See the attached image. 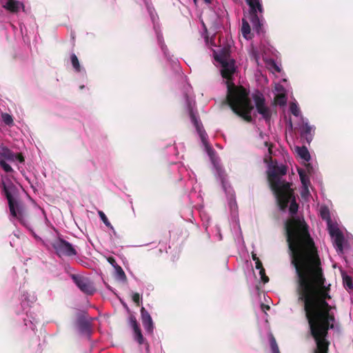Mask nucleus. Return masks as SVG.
<instances>
[{"instance_id":"nucleus-28","label":"nucleus","mask_w":353,"mask_h":353,"mask_svg":"<svg viewBox=\"0 0 353 353\" xmlns=\"http://www.w3.org/2000/svg\"><path fill=\"white\" fill-rule=\"evenodd\" d=\"M0 166L6 172H11L13 171L12 167L4 160H0Z\"/></svg>"},{"instance_id":"nucleus-4","label":"nucleus","mask_w":353,"mask_h":353,"mask_svg":"<svg viewBox=\"0 0 353 353\" xmlns=\"http://www.w3.org/2000/svg\"><path fill=\"white\" fill-rule=\"evenodd\" d=\"M1 194L8 200L10 212L12 216L16 218L22 225L29 227L28 213L24 203L19 199V189L11 181L6 183L2 181L0 183Z\"/></svg>"},{"instance_id":"nucleus-13","label":"nucleus","mask_w":353,"mask_h":353,"mask_svg":"<svg viewBox=\"0 0 353 353\" xmlns=\"http://www.w3.org/2000/svg\"><path fill=\"white\" fill-rule=\"evenodd\" d=\"M79 330L83 334H89L91 330L90 323L85 318L80 317L77 320Z\"/></svg>"},{"instance_id":"nucleus-41","label":"nucleus","mask_w":353,"mask_h":353,"mask_svg":"<svg viewBox=\"0 0 353 353\" xmlns=\"http://www.w3.org/2000/svg\"><path fill=\"white\" fill-rule=\"evenodd\" d=\"M194 2L196 3V0H194Z\"/></svg>"},{"instance_id":"nucleus-15","label":"nucleus","mask_w":353,"mask_h":353,"mask_svg":"<svg viewBox=\"0 0 353 353\" xmlns=\"http://www.w3.org/2000/svg\"><path fill=\"white\" fill-rule=\"evenodd\" d=\"M0 160L14 161V153L9 148L3 147L0 150Z\"/></svg>"},{"instance_id":"nucleus-27","label":"nucleus","mask_w":353,"mask_h":353,"mask_svg":"<svg viewBox=\"0 0 353 353\" xmlns=\"http://www.w3.org/2000/svg\"><path fill=\"white\" fill-rule=\"evenodd\" d=\"M98 214H99V216H100L101 221L103 222V223L107 227L110 228V229H113L112 225H111V223L108 221V219L107 216H105V214L102 211H99Z\"/></svg>"},{"instance_id":"nucleus-36","label":"nucleus","mask_w":353,"mask_h":353,"mask_svg":"<svg viewBox=\"0 0 353 353\" xmlns=\"http://www.w3.org/2000/svg\"><path fill=\"white\" fill-rule=\"evenodd\" d=\"M108 263L110 264H111L114 268L117 267V265H119L117 263V261L115 260V259L112 256H109L108 259H107Z\"/></svg>"},{"instance_id":"nucleus-2","label":"nucleus","mask_w":353,"mask_h":353,"mask_svg":"<svg viewBox=\"0 0 353 353\" xmlns=\"http://www.w3.org/2000/svg\"><path fill=\"white\" fill-rule=\"evenodd\" d=\"M281 210L285 211L288 204L292 217L285 223L286 240L291 252V263L297 280V270L311 272L315 268L323 272L317 248L309 232V227L303 218L294 216L299 210L294 190L291 188L274 194Z\"/></svg>"},{"instance_id":"nucleus-25","label":"nucleus","mask_w":353,"mask_h":353,"mask_svg":"<svg viewBox=\"0 0 353 353\" xmlns=\"http://www.w3.org/2000/svg\"><path fill=\"white\" fill-rule=\"evenodd\" d=\"M1 118H2V121H3V123L6 125H9V126H11L13 125V123H14L13 119H12V116L10 115L9 114L3 113L1 114Z\"/></svg>"},{"instance_id":"nucleus-3","label":"nucleus","mask_w":353,"mask_h":353,"mask_svg":"<svg viewBox=\"0 0 353 353\" xmlns=\"http://www.w3.org/2000/svg\"><path fill=\"white\" fill-rule=\"evenodd\" d=\"M221 65V73L225 79L227 85L226 103L231 110L245 121H252L251 112L254 108L249 98V92L242 85H235L232 81L236 72L235 61L226 52H222L215 57Z\"/></svg>"},{"instance_id":"nucleus-8","label":"nucleus","mask_w":353,"mask_h":353,"mask_svg":"<svg viewBox=\"0 0 353 353\" xmlns=\"http://www.w3.org/2000/svg\"><path fill=\"white\" fill-rule=\"evenodd\" d=\"M252 99L254 101L257 112L261 114L266 121H270L272 116L271 110L265 105V100L263 94L257 91L252 94Z\"/></svg>"},{"instance_id":"nucleus-37","label":"nucleus","mask_w":353,"mask_h":353,"mask_svg":"<svg viewBox=\"0 0 353 353\" xmlns=\"http://www.w3.org/2000/svg\"><path fill=\"white\" fill-rule=\"evenodd\" d=\"M255 268L259 270L264 268L260 259H257L256 261L255 262Z\"/></svg>"},{"instance_id":"nucleus-23","label":"nucleus","mask_w":353,"mask_h":353,"mask_svg":"<svg viewBox=\"0 0 353 353\" xmlns=\"http://www.w3.org/2000/svg\"><path fill=\"white\" fill-rule=\"evenodd\" d=\"M322 219L327 221L328 223L331 221L330 210L327 207H322L320 210Z\"/></svg>"},{"instance_id":"nucleus-33","label":"nucleus","mask_w":353,"mask_h":353,"mask_svg":"<svg viewBox=\"0 0 353 353\" xmlns=\"http://www.w3.org/2000/svg\"><path fill=\"white\" fill-rule=\"evenodd\" d=\"M275 101L280 105L285 104V96L283 94L276 95L275 97Z\"/></svg>"},{"instance_id":"nucleus-39","label":"nucleus","mask_w":353,"mask_h":353,"mask_svg":"<svg viewBox=\"0 0 353 353\" xmlns=\"http://www.w3.org/2000/svg\"><path fill=\"white\" fill-rule=\"evenodd\" d=\"M204 1L207 3H210L211 2V0H204Z\"/></svg>"},{"instance_id":"nucleus-30","label":"nucleus","mask_w":353,"mask_h":353,"mask_svg":"<svg viewBox=\"0 0 353 353\" xmlns=\"http://www.w3.org/2000/svg\"><path fill=\"white\" fill-rule=\"evenodd\" d=\"M132 301H134V303L137 305V306H139L140 305V303L142 301V297L140 295L139 293L138 292H135L132 294Z\"/></svg>"},{"instance_id":"nucleus-35","label":"nucleus","mask_w":353,"mask_h":353,"mask_svg":"<svg viewBox=\"0 0 353 353\" xmlns=\"http://www.w3.org/2000/svg\"><path fill=\"white\" fill-rule=\"evenodd\" d=\"M17 160L20 163L24 162L25 159L21 153L14 154V161Z\"/></svg>"},{"instance_id":"nucleus-40","label":"nucleus","mask_w":353,"mask_h":353,"mask_svg":"<svg viewBox=\"0 0 353 353\" xmlns=\"http://www.w3.org/2000/svg\"><path fill=\"white\" fill-rule=\"evenodd\" d=\"M265 309H270V306L265 305Z\"/></svg>"},{"instance_id":"nucleus-10","label":"nucleus","mask_w":353,"mask_h":353,"mask_svg":"<svg viewBox=\"0 0 353 353\" xmlns=\"http://www.w3.org/2000/svg\"><path fill=\"white\" fill-rule=\"evenodd\" d=\"M141 316L145 331L149 334H152L154 330L153 321L150 314L143 307L141 309Z\"/></svg>"},{"instance_id":"nucleus-34","label":"nucleus","mask_w":353,"mask_h":353,"mask_svg":"<svg viewBox=\"0 0 353 353\" xmlns=\"http://www.w3.org/2000/svg\"><path fill=\"white\" fill-rule=\"evenodd\" d=\"M130 323H131V326L132 327V329L134 328H137V327H139V323L136 319V317L133 315H131L130 316Z\"/></svg>"},{"instance_id":"nucleus-38","label":"nucleus","mask_w":353,"mask_h":353,"mask_svg":"<svg viewBox=\"0 0 353 353\" xmlns=\"http://www.w3.org/2000/svg\"><path fill=\"white\" fill-rule=\"evenodd\" d=\"M252 258L253 261H254L255 262L256 261V260H257V259H259L257 257L256 254H254V253H252Z\"/></svg>"},{"instance_id":"nucleus-18","label":"nucleus","mask_w":353,"mask_h":353,"mask_svg":"<svg viewBox=\"0 0 353 353\" xmlns=\"http://www.w3.org/2000/svg\"><path fill=\"white\" fill-rule=\"evenodd\" d=\"M298 173L303 185L304 186L306 191L308 192L307 185L310 183V180L306 175L305 171L303 169H299Z\"/></svg>"},{"instance_id":"nucleus-1","label":"nucleus","mask_w":353,"mask_h":353,"mask_svg":"<svg viewBox=\"0 0 353 353\" xmlns=\"http://www.w3.org/2000/svg\"><path fill=\"white\" fill-rule=\"evenodd\" d=\"M296 293L299 301L304 303V311L310 334L316 341L315 353H327L329 342L325 337L334 328L335 317L332 307L326 301L331 299L330 285L325 286V278L320 268L311 272L297 270Z\"/></svg>"},{"instance_id":"nucleus-22","label":"nucleus","mask_w":353,"mask_h":353,"mask_svg":"<svg viewBox=\"0 0 353 353\" xmlns=\"http://www.w3.org/2000/svg\"><path fill=\"white\" fill-rule=\"evenodd\" d=\"M190 116L191 121L193 123L194 125L195 126L196 130L203 128L202 123L199 121V119L194 114L192 110H190Z\"/></svg>"},{"instance_id":"nucleus-32","label":"nucleus","mask_w":353,"mask_h":353,"mask_svg":"<svg viewBox=\"0 0 353 353\" xmlns=\"http://www.w3.org/2000/svg\"><path fill=\"white\" fill-rule=\"evenodd\" d=\"M259 274L261 276V279L262 281L264 283H268L269 281V278L268 276H266L265 270L264 268L259 270Z\"/></svg>"},{"instance_id":"nucleus-19","label":"nucleus","mask_w":353,"mask_h":353,"mask_svg":"<svg viewBox=\"0 0 353 353\" xmlns=\"http://www.w3.org/2000/svg\"><path fill=\"white\" fill-rule=\"evenodd\" d=\"M71 63L75 72H80L81 67L80 65L79 59L75 54H72L70 56Z\"/></svg>"},{"instance_id":"nucleus-6","label":"nucleus","mask_w":353,"mask_h":353,"mask_svg":"<svg viewBox=\"0 0 353 353\" xmlns=\"http://www.w3.org/2000/svg\"><path fill=\"white\" fill-rule=\"evenodd\" d=\"M56 253L59 257L61 256H74L77 254L74 247L68 241L59 239L53 243Z\"/></svg>"},{"instance_id":"nucleus-24","label":"nucleus","mask_w":353,"mask_h":353,"mask_svg":"<svg viewBox=\"0 0 353 353\" xmlns=\"http://www.w3.org/2000/svg\"><path fill=\"white\" fill-rule=\"evenodd\" d=\"M134 334L135 340L139 343L143 344L144 343V338L142 335L141 330L139 327L137 328H134Z\"/></svg>"},{"instance_id":"nucleus-16","label":"nucleus","mask_w":353,"mask_h":353,"mask_svg":"<svg viewBox=\"0 0 353 353\" xmlns=\"http://www.w3.org/2000/svg\"><path fill=\"white\" fill-rule=\"evenodd\" d=\"M197 132L201 137V139L203 143L206 146V148L208 149V154L210 155H211L212 154L214 153V150L208 146V141H207L208 134H207V133L203 130V128L197 130Z\"/></svg>"},{"instance_id":"nucleus-20","label":"nucleus","mask_w":353,"mask_h":353,"mask_svg":"<svg viewBox=\"0 0 353 353\" xmlns=\"http://www.w3.org/2000/svg\"><path fill=\"white\" fill-rule=\"evenodd\" d=\"M250 26L249 23L245 20H242L241 32L245 38H248V34L250 33Z\"/></svg>"},{"instance_id":"nucleus-5","label":"nucleus","mask_w":353,"mask_h":353,"mask_svg":"<svg viewBox=\"0 0 353 353\" xmlns=\"http://www.w3.org/2000/svg\"><path fill=\"white\" fill-rule=\"evenodd\" d=\"M287 173V166H274L268 173V179L273 193H280L281 191L291 188L292 183L287 182L282 177Z\"/></svg>"},{"instance_id":"nucleus-29","label":"nucleus","mask_w":353,"mask_h":353,"mask_svg":"<svg viewBox=\"0 0 353 353\" xmlns=\"http://www.w3.org/2000/svg\"><path fill=\"white\" fill-rule=\"evenodd\" d=\"M343 283L349 289L353 288L352 280L350 276L346 275V276H343Z\"/></svg>"},{"instance_id":"nucleus-31","label":"nucleus","mask_w":353,"mask_h":353,"mask_svg":"<svg viewBox=\"0 0 353 353\" xmlns=\"http://www.w3.org/2000/svg\"><path fill=\"white\" fill-rule=\"evenodd\" d=\"M292 114L294 116L298 117L300 112L299 108L295 103H292L290 107Z\"/></svg>"},{"instance_id":"nucleus-26","label":"nucleus","mask_w":353,"mask_h":353,"mask_svg":"<svg viewBox=\"0 0 353 353\" xmlns=\"http://www.w3.org/2000/svg\"><path fill=\"white\" fill-rule=\"evenodd\" d=\"M117 277L121 280H126V275L120 265H117L114 268Z\"/></svg>"},{"instance_id":"nucleus-14","label":"nucleus","mask_w":353,"mask_h":353,"mask_svg":"<svg viewBox=\"0 0 353 353\" xmlns=\"http://www.w3.org/2000/svg\"><path fill=\"white\" fill-rule=\"evenodd\" d=\"M0 3L10 12H16L19 10V2L15 0H0Z\"/></svg>"},{"instance_id":"nucleus-21","label":"nucleus","mask_w":353,"mask_h":353,"mask_svg":"<svg viewBox=\"0 0 353 353\" xmlns=\"http://www.w3.org/2000/svg\"><path fill=\"white\" fill-rule=\"evenodd\" d=\"M270 345L272 353H280L279 346L272 334L270 335Z\"/></svg>"},{"instance_id":"nucleus-17","label":"nucleus","mask_w":353,"mask_h":353,"mask_svg":"<svg viewBox=\"0 0 353 353\" xmlns=\"http://www.w3.org/2000/svg\"><path fill=\"white\" fill-rule=\"evenodd\" d=\"M296 152L299 156L304 161H309L310 160V154L306 147H297Z\"/></svg>"},{"instance_id":"nucleus-7","label":"nucleus","mask_w":353,"mask_h":353,"mask_svg":"<svg viewBox=\"0 0 353 353\" xmlns=\"http://www.w3.org/2000/svg\"><path fill=\"white\" fill-rule=\"evenodd\" d=\"M245 1L250 8V14L251 23L254 28L259 31L262 24L257 13L263 12V8L262 4L260 3L259 0H245Z\"/></svg>"},{"instance_id":"nucleus-9","label":"nucleus","mask_w":353,"mask_h":353,"mask_svg":"<svg viewBox=\"0 0 353 353\" xmlns=\"http://www.w3.org/2000/svg\"><path fill=\"white\" fill-rule=\"evenodd\" d=\"M71 278L78 288L85 294L91 295L96 291L92 283L88 278L76 274H72Z\"/></svg>"},{"instance_id":"nucleus-11","label":"nucleus","mask_w":353,"mask_h":353,"mask_svg":"<svg viewBox=\"0 0 353 353\" xmlns=\"http://www.w3.org/2000/svg\"><path fill=\"white\" fill-rule=\"evenodd\" d=\"M330 235L334 237V245L338 252L342 253L343 250L344 236L339 229L330 230Z\"/></svg>"},{"instance_id":"nucleus-12","label":"nucleus","mask_w":353,"mask_h":353,"mask_svg":"<svg viewBox=\"0 0 353 353\" xmlns=\"http://www.w3.org/2000/svg\"><path fill=\"white\" fill-rule=\"evenodd\" d=\"M312 127L307 123H304L301 127V136L306 139L307 143H310L312 139Z\"/></svg>"}]
</instances>
